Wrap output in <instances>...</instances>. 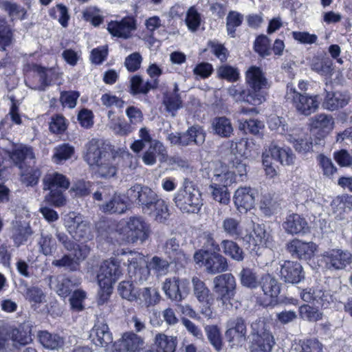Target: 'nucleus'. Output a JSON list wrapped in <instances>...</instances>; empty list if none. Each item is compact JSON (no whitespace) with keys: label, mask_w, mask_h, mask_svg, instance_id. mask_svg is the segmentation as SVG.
Wrapping results in <instances>:
<instances>
[{"label":"nucleus","mask_w":352,"mask_h":352,"mask_svg":"<svg viewBox=\"0 0 352 352\" xmlns=\"http://www.w3.org/2000/svg\"><path fill=\"white\" fill-rule=\"evenodd\" d=\"M245 80L250 92V104L258 105L263 103L265 100V89L270 87L263 71L256 66L250 67L246 72Z\"/></svg>","instance_id":"obj_2"},{"label":"nucleus","mask_w":352,"mask_h":352,"mask_svg":"<svg viewBox=\"0 0 352 352\" xmlns=\"http://www.w3.org/2000/svg\"><path fill=\"white\" fill-rule=\"evenodd\" d=\"M226 145L225 151L222 153V158L225 163L233 162V160L239 158H243V153L241 148L243 145L242 142L229 141L226 143Z\"/></svg>","instance_id":"obj_49"},{"label":"nucleus","mask_w":352,"mask_h":352,"mask_svg":"<svg viewBox=\"0 0 352 352\" xmlns=\"http://www.w3.org/2000/svg\"><path fill=\"white\" fill-rule=\"evenodd\" d=\"M144 339L133 332L124 333L119 344L120 348L116 349L117 352H138L143 349Z\"/></svg>","instance_id":"obj_33"},{"label":"nucleus","mask_w":352,"mask_h":352,"mask_svg":"<svg viewBox=\"0 0 352 352\" xmlns=\"http://www.w3.org/2000/svg\"><path fill=\"white\" fill-rule=\"evenodd\" d=\"M41 344L46 349H58L64 345V338L57 334H52L48 331H41L38 333Z\"/></svg>","instance_id":"obj_47"},{"label":"nucleus","mask_w":352,"mask_h":352,"mask_svg":"<svg viewBox=\"0 0 352 352\" xmlns=\"http://www.w3.org/2000/svg\"><path fill=\"white\" fill-rule=\"evenodd\" d=\"M18 292L30 302L41 304L45 301V294L37 286H30L28 282L21 279L18 285Z\"/></svg>","instance_id":"obj_29"},{"label":"nucleus","mask_w":352,"mask_h":352,"mask_svg":"<svg viewBox=\"0 0 352 352\" xmlns=\"http://www.w3.org/2000/svg\"><path fill=\"white\" fill-rule=\"evenodd\" d=\"M334 121L332 116L320 113L309 119L311 130H318V132L329 133L333 130Z\"/></svg>","instance_id":"obj_41"},{"label":"nucleus","mask_w":352,"mask_h":352,"mask_svg":"<svg viewBox=\"0 0 352 352\" xmlns=\"http://www.w3.org/2000/svg\"><path fill=\"white\" fill-rule=\"evenodd\" d=\"M120 223V226H122ZM127 241L131 243L140 241L143 243L151 233L150 225L142 217L133 216L129 217L123 223L121 228Z\"/></svg>","instance_id":"obj_5"},{"label":"nucleus","mask_w":352,"mask_h":352,"mask_svg":"<svg viewBox=\"0 0 352 352\" xmlns=\"http://www.w3.org/2000/svg\"><path fill=\"white\" fill-rule=\"evenodd\" d=\"M213 291L217 300L226 305L236 294V283L231 273L222 274L213 279Z\"/></svg>","instance_id":"obj_10"},{"label":"nucleus","mask_w":352,"mask_h":352,"mask_svg":"<svg viewBox=\"0 0 352 352\" xmlns=\"http://www.w3.org/2000/svg\"><path fill=\"white\" fill-rule=\"evenodd\" d=\"M193 295L197 301L206 306L202 314L209 316L211 314L209 307L211 305L213 298L212 294L206 283L199 278L194 276L192 278Z\"/></svg>","instance_id":"obj_20"},{"label":"nucleus","mask_w":352,"mask_h":352,"mask_svg":"<svg viewBox=\"0 0 352 352\" xmlns=\"http://www.w3.org/2000/svg\"><path fill=\"white\" fill-rule=\"evenodd\" d=\"M351 97L347 92H327L322 106L324 109L334 111L347 105Z\"/></svg>","instance_id":"obj_35"},{"label":"nucleus","mask_w":352,"mask_h":352,"mask_svg":"<svg viewBox=\"0 0 352 352\" xmlns=\"http://www.w3.org/2000/svg\"><path fill=\"white\" fill-rule=\"evenodd\" d=\"M163 250L165 254L173 262L182 265L187 262L188 258L180 248L179 241L175 236L166 240Z\"/></svg>","instance_id":"obj_28"},{"label":"nucleus","mask_w":352,"mask_h":352,"mask_svg":"<svg viewBox=\"0 0 352 352\" xmlns=\"http://www.w3.org/2000/svg\"><path fill=\"white\" fill-rule=\"evenodd\" d=\"M316 160L319 166L322 170L323 175L326 177H330L336 173L337 168L333 164L332 160L324 154H319L316 157Z\"/></svg>","instance_id":"obj_64"},{"label":"nucleus","mask_w":352,"mask_h":352,"mask_svg":"<svg viewBox=\"0 0 352 352\" xmlns=\"http://www.w3.org/2000/svg\"><path fill=\"white\" fill-rule=\"evenodd\" d=\"M118 164V158L109 153L91 170L98 177L109 179L116 175Z\"/></svg>","instance_id":"obj_23"},{"label":"nucleus","mask_w":352,"mask_h":352,"mask_svg":"<svg viewBox=\"0 0 352 352\" xmlns=\"http://www.w3.org/2000/svg\"><path fill=\"white\" fill-rule=\"evenodd\" d=\"M287 100L292 99L296 111L304 116H309L314 113L319 107L316 96H312L297 92L295 89L287 86L286 94Z\"/></svg>","instance_id":"obj_12"},{"label":"nucleus","mask_w":352,"mask_h":352,"mask_svg":"<svg viewBox=\"0 0 352 352\" xmlns=\"http://www.w3.org/2000/svg\"><path fill=\"white\" fill-rule=\"evenodd\" d=\"M223 252L235 261H243L245 254L243 249L234 241L224 239L221 242Z\"/></svg>","instance_id":"obj_46"},{"label":"nucleus","mask_w":352,"mask_h":352,"mask_svg":"<svg viewBox=\"0 0 352 352\" xmlns=\"http://www.w3.org/2000/svg\"><path fill=\"white\" fill-rule=\"evenodd\" d=\"M178 91V85L174 83L173 91H167L163 97V104L166 111L171 113L173 116H175V113L182 107V100Z\"/></svg>","instance_id":"obj_42"},{"label":"nucleus","mask_w":352,"mask_h":352,"mask_svg":"<svg viewBox=\"0 0 352 352\" xmlns=\"http://www.w3.org/2000/svg\"><path fill=\"white\" fill-rule=\"evenodd\" d=\"M34 72L33 81L29 87L34 90L45 91L52 84L55 75L54 71L52 69L36 65L34 67Z\"/></svg>","instance_id":"obj_26"},{"label":"nucleus","mask_w":352,"mask_h":352,"mask_svg":"<svg viewBox=\"0 0 352 352\" xmlns=\"http://www.w3.org/2000/svg\"><path fill=\"white\" fill-rule=\"evenodd\" d=\"M301 298L307 302H311L316 307L327 308L333 302L332 295L319 287L307 288L301 291Z\"/></svg>","instance_id":"obj_15"},{"label":"nucleus","mask_w":352,"mask_h":352,"mask_svg":"<svg viewBox=\"0 0 352 352\" xmlns=\"http://www.w3.org/2000/svg\"><path fill=\"white\" fill-rule=\"evenodd\" d=\"M239 276L242 286L251 289H256L258 287L260 279L252 269L243 267Z\"/></svg>","instance_id":"obj_50"},{"label":"nucleus","mask_w":352,"mask_h":352,"mask_svg":"<svg viewBox=\"0 0 352 352\" xmlns=\"http://www.w3.org/2000/svg\"><path fill=\"white\" fill-rule=\"evenodd\" d=\"M0 8L8 13L12 20L23 19L26 14L24 8L6 0H0Z\"/></svg>","instance_id":"obj_52"},{"label":"nucleus","mask_w":352,"mask_h":352,"mask_svg":"<svg viewBox=\"0 0 352 352\" xmlns=\"http://www.w3.org/2000/svg\"><path fill=\"white\" fill-rule=\"evenodd\" d=\"M130 82V93L133 96L139 94H146L151 89L156 88L158 85V81L156 78L151 81L144 82L142 78L140 76H133Z\"/></svg>","instance_id":"obj_45"},{"label":"nucleus","mask_w":352,"mask_h":352,"mask_svg":"<svg viewBox=\"0 0 352 352\" xmlns=\"http://www.w3.org/2000/svg\"><path fill=\"white\" fill-rule=\"evenodd\" d=\"M41 251L45 255H51L56 250V241L51 234L42 232L38 241Z\"/></svg>","instance_id":"obj_55"},{"label":"nucleus","mask_w":352,"mask_h":352,"mask_svg":"<svg viewBox=\"0 0 352 352\" xmlns=\"http://www.w3.org/2000/svg\"><path fill=\"white\" fill-rule=\"evenodd\" d=\"M109 126L114 134L122 137L129 135L135 129L120 117L111 119Z\"/></svg>","instance_id":"obj_48"},{"label":"nucleus","mask_w":352,"mask_h":352,"mask_svg":"<svg viewBox=\"0 0 352 352\" xmlns=\"http://www.w3.org/2000/svg\"><path fill=\"white\" fill-rule=\"evenodd\" d=\"M135 29V20L133 17H124L120 21H111L107 26L112 36L125 39L129 38L131 32Z\"/></svg>","instance_id":"obj_24"},{"label":"nucleus","mask_w":352,"mask_h":352,"mask_svg":"<svg viewBox=\"0 0 352 352\" xmlns=\"http://www.w3.org/2000/svg\"><path fill=\"white\" fill-rule=\"evenodd\" d=\"M6 154L13 162L15 166L22 168L23 162L26 160H34L35 155L33 148L24 144L13 145L12 150H6Z\"/></svg>","instance_id":"obj_32"},{"label":"nucleus","mask_w":352,"mask_h":352,"mask_svg":"<svg viewBox=\"0 0 352 352\" xmlns=\"http://www.w3.org/2000/svg\"><path fill=\"white\" fill-rule=\"evenodd\" d=\"M214 133L221 138H230L234 131L232 124L226 117H217L212 121Z\"/></svg>","instance_id":"obj_44"},{"label":"nucleus","mask_w":352,"mask_h":352,"mask_svg":"<svg viewBox=\"0 0 352 352\" xmlns=\"http://www.w3.org/2000/svg\"><path fill=\"white\" fill-rule=\"evenodd\" d=\"M121 275L119 262L116 260L104 261L97 275L98 284L113 285Z\"/></svg>","instance_id":"obj_14"},{"label":"nucleus","mask_w":352,"mask_h":352,"mask_svg":"<svg viewBox=\"0 0 352 352\" xmlns=\"http://www.w3.org/2000/svg\"><path fill=\"white\" fill-rule=\"evenodd\" d=\"M280 276L285 283L296 284L304 279V272L302 265L292 261H284L280 263Z\"/></svg>","instance_id":"obj_18"},{"label":"nucleus","mask_w":352,"mask_h":352,"mask_svg":"<svg viewBox=\"0 0 352 352\" xmlns=\"http://www.w3.org/2000/svg\"><path fill=\"white\" fill-rule=\"evenodd\" d=\"M222 229L229 236L239 237L242 232L240 221L234 217H226L222 221Z\"/></svg>","instance_id":"obj_54"},{"label":"nucleus","mask_w":352,"mask_h":352,"mask_svg":"<svg viewBox=\"0 0 352 352\" xmlns=\"http://www.w3.org/2000/svg\"><path fill=\"white\" fill-rule=\"evenodd\" d=\"M10 333L11 342L14 347L25 345L32 342L30 332L25 331L23 329L12 328L10 327Z\"/></svg>","instance_id":"obj_53"},{"label":"nucleus","mask_w":352,"mask_h":352,"mask_svg":"<svg viewBox=\"0 0 352 352\" xmlns=\"http://www.w3.org/2000/svg\"><path fill=\"white\" fill-rule=\"evenodd\" d=\"M50 287L58 296L65 298L68 296L75 287L80 284V280L75 277H67L64 275L50 276Z\"/></svg>","instance_id":"obj_17"},{"label":"nucleus","mask_w":352,"mask_h":352,"mask_svg":"<svg viewBox=\"0 0 352 352\" xmlns=\"http://www.w3.org/2000/svg\"><path fill=\"white\" fill-rule=\"evenodd\" d=\"M139 288H135L133 283L128 280H124L119 283L118 291L120 296L130 302L137 300Z\"/></svg>","instance_id":"obj_56"},{"label":"nucleus","mask_w":352,"mask_h":352,"mask_svg":"<svg viewBox=\"0 0 352 352\" xmlns=\"http://www.w3.org/2000/svg\"><path fill=\"white\" fill-rule=\"evenodd\" d=\"M109 153L100 146L97 140L92 139L85 144L83 159L92 169Z\"/></svg>","instance_id":"obj_22"},{"label":"nucleus","mask_w":352,"mask_h":352,"mask_svg":"<svg viewBox=\"0 0 352 352\" xmlns=\"http://www.w3.org/2000/svg\"><path fill=\"white\" fill-rule=\"evenodd\" d=\"M11 232V237L17 246L26 241L32 234L31 228L28 223L17 221L13 222Z\"/></svg>","instance_id":"obj_43"},{"label":"nucleus","mask_w":352,"mask_h":352,"mask_svg":"<svg viewBox=\"0 0 352 352\" xmlns=\"http://www.w3.org/2000/svg\"><path fill=\"white\" fill-rule=\"evenodd\" d=\"M147 265L154 274L159 277L167 274L170 267V263L160 256H154L148 263Z\"/></svg>","instance_id":"obj_51"},{"label":"nucleus","mask_w":352,"mask_h":352,"mask_svg":"<svg viewBox=\"0 0 352 352\" xmlns=\"http://www.w3.org/2000/svg\"><path fill=\"white\" fill-rule=\"evenodd\" d=\"M286 248L293 257L307 260L313 255L316 245L312 242H305L294 239L287 243Z\"/></svg>","instance_id":"obj_21"},{"label":"nucleus","mask_w":352,"mask_h":352,"mask_svg":"<svg viewBox=\"0 0 352 352\" xmlns=\"http://www.w3.org/2000/svg\"><path fill=\"white\" fill-rule=\"evenodd\" d=\"M258 287L267 298H275L280 292V283L270 274H264L261 277Z\"/></svg>","instance_id":"obj_36"},{"label":"nucleus","mask_w":352,"mask_h":352,"mask_svg":"<svg viewBox=\"0 0 352 352\" xmlns=\"http://www.w3.org/2000/svg\"><path fill=\"white\" fill-rule=\"evenodd\" d=\"M234 182L235 173L230 171L227 166L221 162L217 163L211 177L210 184H213L214 186H219L228 188Z\"/></svg>","instance_id":"obj_30"},{"label":"nucleus","mask_w":352,"mask_h":352,"mask_svg":"<svg viewBox=\"0 0 352 352\" xmlns=\"http://www.w3.org/2000/svg\"><path fill=\"white\" fill-rule=\"evenodd\" d=\"M152 214L155 219L160 222L164 223L169 217L168 208L164 201L159 199L152 207Z\"/></svg>","instance_id":"obj_61"},{"label":"nucleus","mask_w":352,"mask_h":352,"mask_svg":"<svg viewBox=\"0 0 352 352\" xmlns=\"http://www.w3.org/2000/svg\"><path fill=\"white\" fill-rule=\"evenodd\" d=\"M74 148L69 144H63L54 148L52 159L54 162L60 164L69 159L74 154Z\"/></svg>","instance_id":"obj_59"},{"label":"nucleus","mask_w":352,"mask_h":352,"mask_svg":"<svg viewBox=\"0 0 352 352\" xmlns=\"http://www.w3.org/2000/svg\"><path fill=\"white\" fill-rule=\"evenodd\" d=\"M209 189L212 198L216 201L225 205L230 202V195L228 188L219 186H214L213 184H210Z\"/></svg>","instance_id":"obj_63"},{"label":"nucleus","mask_w":352,"mask_h":352,"mask_svg":"<svg viewBox=\"0 0 352 352\" xmlns=\"http://www.w3.org/2000/svg\"><path fill=\"white\" fill-rule=\"evenodd\" d=\"M201 17L200 13L195 6L190 7L186 12L185 18V23L188 29L192 32H197L201 25Z\"/></svg>","instance_id":"obj_57"},{"label":"nucleus","mask_w":352,"mask_h":352,"mask_svg":"<svg viewBox=\"0 0 352 352\" xmlns=\"http://www.w3.org/2000/svg\"><path fill=\"white\" fill-rule=\"evenodd\" d=\"M250 328L249 351L271 352L276 342L272 333L265 329V324L261 320H256L251 324Z\"/></svg>","instance_id":"obj_3"},{"label":"nucleus","mask_w":352,"mask_h":352,"mask_svg":"<svg viewBox=\"0 0 352 352\" xmlns=\"http://www.w3.org/2000/svg\"><path fill=\"white\" fill-rule=\"evenodd\" d=\"M43 189L46 190H66L69 188V182L67 177L58 173H49L45 175Z\"/></svg>","instance_id":"obj_40"},{"label":"nucleus","mask_w":352,"mask_h":352,"mask_svg":"<svg viewBox=\"0 0 352 352\" xmlns=\"http://www.w3.org/2000/svg\"><path fill=\"white\" fill-rule=\"evenodd\" d=\"M283 228L289 234H305L309 229L306 219L298 214L288 215L283 223Z\"/></svg>","instance_id":"obj_27"},{"label":"nucleus","mask_w":352,"mask_h":352,"mask_svg":"<svg viewBox=\"0 0 352 352\" xmlns=\"http://www.w3.org/2000/svg\"><path fill=\"white\" fill-rule=\"evenodd\" d=\"M194 260L197 264L203 265L206 272L210 274L226 272L228 268L227 258L218 252L200 250L195 253Z\"/></svg>","instance_id":"obj_7"},{"label":"nucleus","mask_w":352,"mask_h":352,"mask_svg":"<svg viewBox=\"0 0 352 352\" xmlns=\"http://www.w3.org/2000/svg\"><path fill=\"white\" fill-rule=\"evenodd\" d=\"M208 340L217 351L222 349L223 342L221 332L215 325H208L205 327Z\"/></svg>","instance_id":"obj_58"},{"label":"nucleus","mask_w":352,"mask_h":352,"mask_svg":"<svg viewBox=\"0 0 352 352\" xmlns=\"http://www.w3.org/2000/svg\"><path fill=\"white\" fill-rule=\"evenodd\" d=\"M243 20V16L236 11H230L226 17V28L228 35L234 38L236 28L239 27Z\"/></svg>","instance_id":"obj_60"},{"label":"nucleus","mask_w":352,"mask_h":352,"mask_svg":"<svg viewBox=\"0 0 352 352\" xmlns=\"http://www.w3.org/2000/svg\"><path fill=\"white\" fill-rule=\"evenodd\" d=\"M160 294L154 287H143L138 289L137 300L142 307L148 308L155 306L160 301Z\"/></svg>","instance_id":"obj_38"},{"label":"nucleus","mask_w":352,"mask_h":352,"mask_svg":"<svg viewBox=\"0 0 352 352\" xmlns=\"http://www.w3.org/2000/svg\"><path fill=\"white\" fill-rule=\"evenodd\" d=\"M206 133L201 126H192L186 132L180 133V146H187L194 144L201 145L205 142Z\"/></svg>","instance_id":"obj_34"},{"label":"nucleus","mask_w":352,"mask_h":352,"mask_svg":"<svg viewBox=\"0 0 352 352\" xmlns=\"http://www.w3.org/2000/svg\"><path fill=\"white\" fill-rule=\"evenodd\" d=\"M351 254L347 250L333 249L324 252L320 259V265L327 270H339L346 267L351 261Z\"/></svg>","instance_id":"obj_13"},{"label":"nucleus","mask_w":352,"mask_h":352,"mask_svg":"<svg viewBox=\"0 0 352 352\" xmlns=\"http://www.w3.org/2000/svg\"><path fill=\"white\" fill-rule=\"evenodd\" d=\"M255 190L250 187L239 188L234 195V203L240 212H245L254 205Z\"/></svg>","instance_id":"obj_25"},{"label":"nucleus","mask_w":352,"mask_h":352,"mask_svg":"<svg viewBox=\"0 0 352 352\" xmlns=\"http://www.w3.org/2000/svg\"><path fill=\"white\" fill-rule=\"evenodd\" d=\"M157 156L160 157L161 161H164L168 156L167 151L161 142L153 140L148 149L143 153L142 159L146 165L153 166L157 162Z\"/></svg>","instance_id":"obj_31"},{"label":"nucleus","mask_w":352,"mask_h":352,"mask_svg":"<svg viewBox=\"0 0 352 352\" xmlns=\"http://www.w3.org/2000/svg\"><path fill=\"white\" fill-rule=\"evenodd\" d=\"M68 232L77 241H87L94 238L91 224L83 217L76 212H69L65 219Z\"/></svg>","instance_id":"obj_9"},{"label":"nucleus","mask_w":352,"mask_h":352,"mask_svg":"<svg viewBox=\"0 0 352 352\" xmlns=\"http://www.w3.org/2000/svg\"><path fill=\"white\" fill-rule=\"evenodd\" d=\"M173 201L177 208L186 213H198L203 205L201 192L186 179L175 194Z\"/></svg>","instance_id":"obj_1"},{"label":"nucleus","mask_w":352,"mask_h":352,"mask_svg":"<svg viewBox=\"0 0 352 352\" xmlns=\"http://www.w3.org/2000/svg\"><path fill=\"white\" fill-rule=\"evenodd\" d=\"M126 195L131 203L138 205L146 214L152 212L153 206L160 199L151 188L138 184L129 188Z\"/></svg>","instance_id":"obj_4"},{"label":"nucleus","mask_w":352,"mask_h":352,"mask_svg":"<svg viewBox=\"0 0 352 352\" xmlns=\"http://www.w3.org/2000/svg\"><path fill=\"white\" fill-rule=\"evenodd\" d=\"M124 264L128 266V273L134 282L142 284L148 280L151 272L148 265H144L143 255L136 252L124 254Z\"/></svg>","instance_id":"obj_8"},{"label":"nucleus","mask_w":352,"mask_h":352,"mask_svg":"<svg viewBox=\"0 0 352 352\" xmlns=\"http://www.w3.org/2000/svg\"><path fill=\"white\" fill-rule=\"evenodd\" d=\"M162 289L170 300L178 303L189 294L190 281L186 278H179L177 276L168 278L163 283Z\"/></svg>","instance_id":"obj_11"},{"label":"nucleus","mask_w":352,"mask_h":352,"mask_svg":"<svg viewBox=\"0 0 352 352\" xmlns=\"http://www.w3.org/2000/svg\"><path fill=\"white\" fill-rule=\"evenodd\" d=\"M101 211L110 214H122L127 210V204L122 195L114 192L107 203L99 204Z\"/></svg>","instance_id":"obj_39"},{"label":"nucleus","mask_w":352,"mask_h":352,"mask_svg":"<svg viewBox=\"0 0 352 352\" xmlns=\"http://www.w3.org/2000/svg\"><path fill=\"white\" fill-rule=\"evenodd\" d=\"M157 347L163 352H174L176 348V338L164 334H157L155 338Z\"/></svg>","instance_id":"obj_62"},{"label":"nucleus","mask_w":352,"mask_h":352,"mask_svg":"<svg viewBox=\"0 0 352 352\" xmlns=\"http://www.w3.org/2000/svg\"><path fill=\"white\" fill-rule=\"evenodd\" d=\"M286 139L292 145L296 152L306 154L313 151V140L301 129H296L287 135Z\"/></svg>","instance_id":"obj_19"},{"label":"nucleus","mask_w":352,"mask_h":352,"mask_svg":"<svg viewBox=\"0 0 352 352\" xmlns=\"http://www.w3.org/2000/svg\"><path fill=\"white\" fill-rule=\"evenodd\" d=\"M244 318L241 316L232 318L226 322L225 338L232 349L244 345L248 340V327Z\"/></svg>","instance_id":"obj_6"},{"label":"nucleus","mask_w":352,"mask_h":352,"mask_svg":"<svg viewBox=\"0 0 352 352\" xmlns=\"http://www.w3.org/2000/svg\"><path fill=\"white\" fill-rule=\"evenodd\" d=\"M90 337L96 346L104 348L107 347L113 342L112 333L103 318H97L91 331Z\"/></svg>","instance_id":"obj_16"},{"label":"nucleus","mask_w":352,"mask_h":352,"mask_svg":"<svg viewBox=\"0 0 352 352\" xmlns=\"http://www.w3.org/2000/svg\"><path fill=\"white\" fill-rule=\"evenodd\" d=\"M269 151L271 155L270 158L280 162V163L283 165L292 164L296 158L295 155L290 148L282 147L274 142L270 144Z\"/></svg>","instance_id":"obj_37"}]
</instances>
